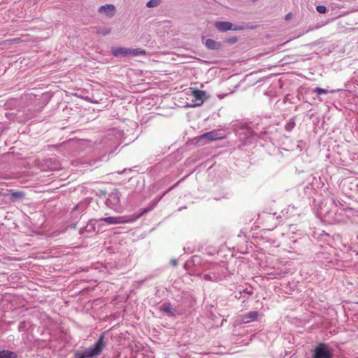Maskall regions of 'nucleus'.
I'll use <instances>...</instances> for the list:
<instances>
[{
    "label": "nucleus",
    "instance_id": "12",
    "mask_svg": "<svg viewBox=\"0 0 358 358\" xmlns=\"http://www.w3.org/2000/svg\"><path fill=\"white\" fill-rule=\"evenodd\" d=\"M27 40L21 39L20 38H14L12 39H7L0 42V45H7L8 44H18L20 43L27 42Z\"/></svg>",
    "mask_w": 358,
    "mask_h": 358
},
{
    "label": "nucleus",
    "instance_id": "1",
    "mask_svg": "<svg viewBox=\"0 0 358 358\" xmlns=\"http://www.w3.org/2000/svg\"><path fill=\"white\" fill-rule=\"evenodd\" d=\"M152 209V207H148L141 210V213L138 214H134L133 215H124L119 217H107L101 218V221L104 222L108 224H120L124 223H133L138 220L143 215L148 213Z\"/></svg>",
    "mask_w": 358,
    "mask_h": 358
},
{
    "label": "nucleus",
    "instance_id": "3",
    "mask_svg": "<svg viewBox=\"0 0 358 358\" xmlns=\"http://www.w3.org/2000/svg\"><path fill=\"white\" fill-rule=\"evenodd\" d=\"M111 54L115 57H126L129 56L138 57L145 55V50L142 48H129L113 46L111 48Z\"/></svg>",
    "mask_w": 358,
    "mask_h": 358
},
{
    "label": "nucleus",
    "instance_id": "13",
    "mask_svg": "<svg viewBox=\"0 0 358 358\" xmlns=\"http://www.w3.org/2000/svg\"><path fill=\"white\" fill-rule=\"evenodd\" d=\"M0 358H17V355L11 351L1 350L0 351Z\"/></svg>",
    "mask_w": 358,
    "mask_h": 358
},
{
    "label": "nucleus",
    "instance_id": "11",
    "mask_svg": "<svg viewBox=\"0 0 358 358\" xmlns=\"http://www.w3.org/2000/svg\"><path fill=\"white\" fill-rule=\"evenodd\" d=\"M205 45H206L207 48L209 50H218L220 48V44L213 39L206 40Z\"/></svg>",
    "mask_w": 358,
    "mask_h": 358
},
{
    "label": "nucleus",
    "instance_id": "5",
    "mask_svg": "<svg viewBox=\"0 0 358 358\" xmlns=\"http://www.w3.org/2000/svg\"><path fill=\"white\" fill-rule=\"evenodd\" d=\"M314 358H331V355L323 344H320L315 348Z\"/></svg>",
    "mask_w": 358,
    "mask_h": 358
},
{
    "label": "nucleus",
    "instance_id": "19",
    "mask_svg": "<svg viewBox=\"0 0 358 358\" xmlns=\"http://www.w3.org/2000/svg\"><path fill=\"white\" fill-rule=\"evenodd\" d=\"M316 10L320 14H324L326 13V7L324 6H318L316 7Z\"/></svg>",
    "mask_w": 358,
    "mask_h": 358
},
{
    "label": "nucleus",
    "instance_id": "9",
    "mask_svg": "<svg viewBox=\"0 0 358 358\" xmlns=\"http://www.w3.org/2000/svg\"><path fill=\"white\" fill-rule=\"evenodd\" d=\"M257 316H259L257 311H250L242 316V320H243L245 323H250V322L255 321Z\"/></svg>",
    "mask_w": 358,
    "mask_h": 358
},
{
    "label": "nucleus",
    "instance_id": "8",
    "mask_svg": "<svg viewBox=\"0 0 358 358\" xmlns=\"http://www.w3.org/2000/svg\"><path fill=\"white\" fill-rule=\"evenodd\" d=\"M120 194L117 191H114L110 193L109 197L107 199V203L109 206H115L120 203Z\"/></svg>",
    "mask_w": 358,
    "mask_h": 358
},
{
    "label": "nucleus",
    "instance_id": "6",
    "mask_svg": "<svg viewBox=\"0 0 358 358\" xmlns=\"http://www.w3.org/2000/svg\"><path fill=\"white\" fill-rule=\"evenodd\" d=\"M99 13L101 14H104L108 17H112L115 15V6L111 3L101 6L99 8Z\"/></svg>",
    "mask_w": 358,
    "mask_h": 358
},
{
    "label": "nucleus",
    "instance_id": "17",
    "mask_svg": "<svg viewBox=\"0 0 358 358\" xmlns=\"http://www.w3.org/2000/svg\"><path fill=\"white\" fill-rule=\"evenodd\" d=\"M313 91H314V92H316V94L318 95H321L322 94H327V90L320 87H316Z\"/></svg>",
    "mask_w": 358,
    "mask_h": 358
},
{
    "label": "nucleus",
    "instance_id": "20",
    "mask_svg": "<svg viewBox=\"0 0 358 358\" xmlns=\"http://www.w3.org/2000/svg\"><path fill=\"white\" fill-rule=\"evenodd\" d=\"M226 41H227V43H229L234 44V43H236L237 38H236V37H231V38H228V39L226 40Z\"/></svg>",
    "mask_w": 358,
    "mask_h": 358
},
{
    "label": "nucleus",
    "instance_id": "18",
    "mask_svg": "<svg viewBox=\"0 0 358 358\" xmlns=\"http://www.w3.org/2000/svg\"><path fill=\"white\" fill-rule=\"evenodd\" d=\"M163 310L169 315L173 314V308L169 305L164 306Z\"/></svg>",
    "mask_w": 358,
    "mask_h": 358
},
{
    "label": "nucleus",
    "instance_id": "16",
    "mask_svg": "<svg viewBox=\"0 0 358 358\" xmlns=\"http://www.w3.org/2000/svg\"><path fill=\"white\" fill-rule=\"evenodd\" d=\"M11 195H12V196H13L15 198L20 199V198H22L23 196H24V193L23 192L12 191Z\"/></svg>",
    "mask_w": 358,
    "mask_h": 358
},
{
    "label": "nucleus",
    "instance_id": "15",
    "mask_svg": "<svg viewBox=\"0 0 358 358\" xmlns=\"http://www.w3.org/2000/svg\"><path fill=\"white\" fill-rule=\"evenodd\" d=\"M110 32V29L108 27H102L97 31V33L106 36Z\"/></svg>",
    "mask_w": 358,
    "mask_h": 358
},
{
    "label": "nucleus",
    "instance_id": "14",
    "mask_svg": "<svg viewBox=\"0 0 358 358\" xmlns=\"http://www.w3.org/2000/svg\"><path fill=\"white\" fill-rule=\"evenodd\" d=\"M160 3V0H150L147 2V7L153 8L159 6Z\"/></svg>",
    "mask_w": 358,
    "mask_h": 358
},
{
    "label": "nucleus",
    "instance_id": "21",
    "mask_svg": "<svg viewBox=\"0 0 358 358\" xmlns=\"http://www.w3.org/2000/svg\"><path fill=\"white\" fill-rule=\"evenodd\" d=\"M290 18V13H288L287 15V17H285V19L289 20Z\"/></svg>",
    "mask_w": 358,
    "mask_h": 358
},
{
    "label": "nucleus",
    "instance_id": "7",
    "mask_svg": "<svg viewBox=\"0 0 358 358\" xmlns=\"http://www.w3.org/2000/svg\"><path fill=\"white\" fill-rule=\"evenodd\" d=\"M217 139H220V136L215 131H208L200 136L198 137V142H200L203 140H206L207 141H216Z\"/></svg>",
    "mask_w": 358,
    "mask_h": 358
},
{
    "label": "nucleus",
    "instance_id": "4",
    "mask_svg": "<svg viewBox=\"0 0 358 358\" xmlns=\"http://www.w3.org/2000/svg\"><path fill=\"white\" fill-rule=\"evenodd\" d=\"M215 27L220 31H227L228 30H243V26H234L231 22H215Z\"/></svg>",
    "mask_w": 358,
    "mask_h": 358
},
{
    "label": "nucleus",
    "instance_id": "2",
    "mask_svg": "<svg viewBox=\"0 0 358 358\" xmlns=\"http://www.w3.org/2000/svg\"><path fill=\"white\" fill-rule=\"evenodd\" d=\"M105 346L106 341L103 340V336H101L94 345L85 349L83 352L76 351L74 356H76V358H92L99 355Z\"/></svg>",
    "mask_w": 358,
    "mask_h": 358
},
{
    "label": "nucleus",
    "instance_id": "10",
    "mask_svg": "<svg viewBox=\"0 0 358 358\" xmlns=\"http://www.w3.org/2000/svg\"><path fill=\"white\" fill-rule=\"evenodd\" d=\"M192 96H194V99L196 101H199V103H196L194 106H201L203 103V98L205 97V92L203 90H199L196 89H194V91H192Z\"/></svg>",
    "mask_w": 358,
    "mask_h": 358
}]
</instances>
